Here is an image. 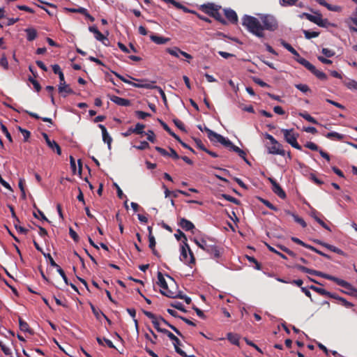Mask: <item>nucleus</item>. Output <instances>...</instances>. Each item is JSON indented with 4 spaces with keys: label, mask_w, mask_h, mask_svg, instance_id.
<instances>
[{
    "label": "nucleus",
    "mask_w": 357,
    "mask_h": 357,
    "mask_svg": "<svg viewBox=\"0 0 357 357\" xmlns=\"http://www.w3.org/2000/svg\"><path fill=\"white\" fill-rule=\"evenodd\" d=\"M259 19L253 16L244 15L242 18V25L247 30L258 38L264 37V30L274 31L278 28L276 18L271 15L259 14Z\"/></svg>",
    "instance_id": "nucleus-1"
},
{
    "label": "nucleus",
    "mask_w": 357,
    "mask_h": 357,
    "mask_svg": "<svg viewBox=\"0 0 357 357\" xmlns=\"http://www.w3.org/2000/svg\"><path fill=\"white\" fill-rule=\"evenodd\" d=\"M194 241L199 248L208 253L212 258L216 259L220 257V249L213 238L206 236L200 240L195 239Z\"/></svg>",
    "instance_id": "nucleus-2"
},
{
    "label": "nucleus",
    "mask_w": 357,
    "mask_h": 357,
    "mask_svg": "<svg viewBox=\"0 0 357 357\" xmlns=\"http://www.w3.org/2000/svg\"><path fill=\"white\" fill-rule=\"evenodd\" d=\"M264 137L270 141V144L266 143L265 146L267 149L268 153L272 155H285V151L282 145L278 142L271 135L265 133Z\"/></svg>",
    "instance_id": "nucleus-3"
},
{
    "label": "nucleus",
    "mask_w": 357,
    "mask_h": 357,
    "mask_svg": "<svg viewBox=\"0 0 357 357\" xmlns=\"http://www.w3.org/2000/svg\"><path fill=\"white\" fill-rule=\"evenodd\" d=\"M220 6H216L213 3H208L204 4L201 6V10L210 17H213L215 20L220 22L222 24H227V21L222 17L220 13L219 10Z\"/></svg>",
    "instance_id": "nucleus-4"
},
{
    "label": "nucleus",
    "mask_w": 357,
    "mask_h": 357,
    "mask_svg": "<svg viewBox=\"0 0 357 357\" xmlns=\"http://www.w3.org/2000/svg\"><path fill=\"white\" fill-rule=\"evenodd\" d=\"M281 132L284 135V140L288 144H289L292 147L298 150H302L301 146L297 142V138L298 137L299 135L294 132V128L282 129Z\"/></svg>",
    "instance_id": "nucleus-5"
},
{
    "label": "nucleus",
    "mask_w": 357,
    "mask_h": 357,
    "mask_svg": "<svg viewBox=\"0 0 357 357\" xmlns=\"http://www.w3.org/2000/svg\"><path fill=\"white\" fill-rule=\"evenodd\" d=\"M163 334L166 335L172 341H173V344L175 349V351L177 354L181 355L183 357H193L192 355H188L184 351H183L179 346L181 345L180 340L174 335L169 331H163Z\"/></svg>",
    "instance_id": "nucleus-6"
},
{
    "label": "nucleus",
    "mask_w": 357,
    "mask_h": 357,
    "mask_svg": "<svg viewBox=\"0 0 357 357\" xmlns=\"http://www.w3.org/2000/svg\"><path fill=\"white\" fill-rule=\"evenodd\" d=\"M302 66L310 70L318 79L321 80H326L327 79L326 75L319 70H317L314 65L310 63L307 60H301Z\"/></svg>",
    "instance_id": "nucleus-7"
},
{
    "label": "nucleus",
    "mask_w": 357,
    "mask_h": 357,
    "mask_svg": "<svg viewBox=\"0 0 357 357\" xmlns=\"http://www.w3.org/2000/svg\"><path fill=\"white\" fill-rule=\"evenodd\" d=\"M301 17H305L309 21L317 24L319 26L324 27L326 26V23L327 20H323L321 14H318L317 15H312L311 14L303 13L300 15Z\"/></svg>",
    "instance_id": "nucleus-8"
},
{
    "label": "nucleus",
    "mask_w": 357,
    "mask_h": 357,
    "mask_svg": "<svg viewBox=\"0 0 357 357\" xmlns=\"http://www.w3.org/2000/svg\"><path fill=\"white\" fill-rule=\"evenodd\" d=\"M144 314H145L148 318L151 319L152 324H153L154 328L157 330L158 332L163 333V331H167V330L165 328H162L160 327V320L158 319V317L151 312H149L146 310H143Z\"/></svg>",
    "instance_id": "nucleus-9"
},
{
    "label": "nucleus",
    "mask_w": 357,
    "mask_h": 357,
    "mask_svg": "<svg viewBox=\"0 0 357 357\" xmlns=\"http://www.w3.org/2000/svg\"><path fill=\"white\" fill-rule=\"evenodd\" d=\"M268 180L272 185L271 189L273 192L275 194H276L280 198L285 199L287 197L286 193L283 190L282 187L280 185V184L276 181V180L273 178H269Z\"/></svg>",
    "instance_id": "nucleus-10"
},
{
    "label": "nucleus",
    "mask_w": 357,
    "mask_h": 357,
    "mask_svg": "<svg viewBox=\"0 0 357 357\" xmlns=\"http://www.w3.org/2000/svg\"><path fill=\"white\" fill-rule=\"evenodd\" d=\"M280 44L282 45V47H284L286 50H287L293 55H294V59L301 65H302L301 60H306L305 59L301 57L298 52L285 40H280Z\"/></svg>",
    "instance_id": "nucleus-11"
},
{
    "label": "nucleus",
    "mask_w": 357,
    "mask_h": 357,
    "mask_svg": "<svg viewBox=\"0 0 357 357\" xmlns=\"http://www.w3.org/2000/svg\"><path fill=\"white\" fill-rule=\"evenodd\" d=\"M298 270L303 272V273H309V274H311V275H316V276H320L323 278H325L326 279V277L328 275V274L326 273H324L322 272H320V271H316V270H313V269H310V268H308L305 266H303L302 265H296L295 266Z\"/></svg>",
    "instance_id": "nucleus-12"
},
{
    "label": "nucleus",
    "mask_w": 357,
    "mask_h": 357,
    "mask_svg": "<svg viewBox=\"0 0 357 357\" xmlns=\"http://www.w3.org/2000/svg\"><path fill=\"white\" fill-rule=\"evenodd\" d=\"M314 242L317 244H319V245H322L323 247L327 248L328 250H329L331 252H333L335 253H337L338 255H342V256H344L345 255V253L344 252V251H342L341 249L333 245H331V244H328L327 243H325V242H323L320 240H318V239H315L314 240Z\"/></svg>",
    "instance_id": "nucleus-13"
},
{
    "label": "nucleus",
    "mask_w": 357,
    "mask_h": 357,
    "mask_svg": "<svg viewBox=\"0 0 357 357\" xmlns=\"http://www.w3.org/2000/svg\"><path fill=\"white\" fill-rule=\"evenodd\" d=\"M314 242L317 244H319V245H322L323 247L327 248L328 250H329L331 252H333L335 253H337L338 255H342V256H344L345 255V253L344 252V251H342L341 249L333 245H331V244H328L327 243H325V242H323L320 240H318V239H315L314 240Z\"/></svg>",
    "instance_id": "nucleus-14"
},
{
    "label": "nucleus",
    "mask_w": 357,
    "mask_h": 357,
    "mask_svg": "<svg viewBox=\"0 0 357 357\" xmlns=\"http://www.w3.org/2000/svg\"><path fill=\"white\" fill-rule=\"evenodd\" d=\"M111 101L119 106L128 107L131 105V102L128 99L123 98L114 95L109 96Z\"/></svg>",
    "instance_id": "nucleus-15"
},
{
    "label": "nucleus",
    "mask_w": 357,
    "mask_h": 357,
    "mask_svg": "<svg viewBox=\"0 0 357 357\" xmlns=\"http://www.w3.org/2000/svg\"><path fill=\"white\" fill-rule=\"evenodd\" d=\"M178 224L183 229L187 231L195 229L194 224L184 218H180Z\"/></svg>",
    "instance_id": "nucleus-16"
},
{
    "label": "nucleus",
    "mask_w": 357,
    "mask_h": 357,
    "mask_svg": "<svg viewBox=\"0 0 357 357\" xmlns=\"http://www.w3.org/2000/svg\"><path fill=\"white\" fill-rule=\"evenodd\" d=\"M225 15L227 19L232 24H236L238 22V16L236 13L232 9H225Z\"/></svg>",
    "instance_id": "nucleus-17"
},
{
    "label": "nucleus",
    "mask_w": 357,
    "mask_h": 357,
    "mask_svg": "<svg viewBox=\"0 0 357 357\" xmlns=\"http://www.w3.org/2000/svg\"><path fill=\"white\" fill-rule=\"evenodd\" d=\"M113 73L118 77L119 78L122 82L126 83V84H128L134 87H136V88H142V89H144V88H148V87H151L149 85H146V84H136L135 82H131L127 79H126L124 77H123L122 75H121L120 74L117 73H115V72H113Z\"/></svg>",
    "instance_id": "nucleus-18"
},
{
    "label": "nucleus",
    "mask_w": 357,
    "mask_h": 357,
    "mask_svg": "<svg viewBox=\"0 0 357 357\" xmlns=\"http://www.w3.org/2000/svg\"><path fill=\"white\" fill-rule=\"evenodd\" d=\"M345 23L351 31L357 33V17L351 15L345 20Z\"/></svg>",
    "instance_id": "nucleus-19"
},
{
    "label": "nucleus",
    "mask_w": 357,
    "mask_h": 357,
    "mask_svg": "<svg viewBox=\"0 0 357 357\" xmlns=\"http://www.w3.org/2000/svg\"><path fill=\"white\" fill-rule=\"evenodd\" d=\"M161 294L167 297L172 298H181L183 299L185 295H183L181 291H173L172 290L161 291Z\"/></svg>",
    "instance_id": "nucleus-20"
},
{
    "label": "nucleus",
    "mask_w": 357,
    "mask_h": 357,
    "mask_svg": "<svg viewBox=\"0 0 357 357\" xmlns=\"http://www.w3.org/2000/svg\"><path fill=\"white\" fill-rule=\"evenodd\" d=\"M326 279L328 280H331V281H333L334 282H335L337 284L344 287L346 289V287H350V283H349L348 282L344 280H342V279H340L338 278H336L335 276H333V275H327L326 277Z\"/></svg>",
    "instance_id": "nucleus-21"
},
{
    "label": "nucleus",
    "mask_w": 357,
    "mask_h": 357,
    "mask_svg": "<svg viewBox=\"0 0 357 357\" xmlns=\"http://www.w3.org/2000/svg\"><path fill=\"white\" fill-rule=\"evenodd\" d=\"M18 321L19 327L21 331L28 333L30 335L33 334V331L29 327L27 322L24 321L21 317H19Z\"/></svg>",
    "instance_id": "nucleus-22"
},
{
    "label": "nucleus",
    "mask_w": 357,
    "mask_h": 357,
    "mask_svg": "<svg viewBox=\"0 0 357 357\" xmlns=\"http://www.w3.org/2000/svg\"><path fill=\"white\" fill-rule=\"evenodd\" d=\"M89 31L94 33L95 38L97 40L103 41L106 39V37L98 29L96 26H89Z\"/></svg>",
    "instance_id": "nucleus-23"
},
{
    "label": "nucleus",
    "mask_w": 357,
    "mask_h": 357,
    "mask_svg": "<svg viewBox=\"0 0 357 357\" xmlns=\"http://www.w3.org/2000/svg\"><path fill=\"white\" fill-rule=\"evenodd\" d=\"M155 81H151L150 83L146 84V85H149L151 86V87H148L146 89H157L159 93L160 94L162 100L164 101L165 103H166L167 98H166L164 91L160 86L155 85Z\"/></svg>",
    "instance_id": "nucleus-24"
},
{
    "label": "nucleus",
    "mask_w": 357,
    "mask_h": 357,
    "mask_svg": "<svg viewBox=\"0 0 357 357\" xmlns=\"http://www.w3.org/2000/svg\"><path fill=\"white\" fill-rule=\"evenodd\" d=\"M158 284L162 288L161 291H168L167 283L161 272H158Z\"/></svg>",
    "instance_id": "nucleus-25"
},
{
    "label": "nucleus",
    "mask_w": 357,
    "mask_h": 357,
    "mask_svg": "<svg viewBox=\"0 0 357 357\" xmlns=\"http://www.w3.org/2000/svg\"><path fill=\"white\" fill-rule=\"evenodd\" d=\"M150 38L153 43H155L158 45L165 44L170 40L169 38H165V37L160 36L158 35H154V34L151 35Z\"/></svg>",
    "instance_id": "nucleus-26"
},
{
    "label": "nucleus",
    "mask_w": 357,
    "mask_h": 357,
    "mask_svg": "<svg viewBox=\"0 0 357 357\" xmlns=\"http://www.w3.org/2000/svg\"><path fill=\"white\" fill-rule=\"evenodd\" d=\"M318 213L316 210H314L311 212V216L324 229H327L328 231H331V228L318 216Z\"/></svg>",
    "instance_id": "nucleus-27"
},
{
    "label": "nucleus",
    "mask_w": 357,
    "mask_h": 357,
    "mask_svg": "<svg viewBox=\"0 0 357 357\" xmlns=\"http://www.w3.org/2000/svg\"><path fill=\"white\" fill-rule=\"evenodd\" d=\"M320 5L326 7L328 10L338 12L340 10V7L338 6L331 5L328 3L325 0H315Z\"/></svg>",
    "instance_id": "nucleus-28"
},
{
    "label": "nucleus",
    "mask_w": 357,
    "mask_h": 357,
    "mask_svg": "<svg viewBox=\"0 0 357 357\" xmlns=\"http://www.w3.org/2000/svg\"><path fill=\"white\" fill-rule=\"evenodd\" d=\"M148 331L152 335V337L149 333L144 334V337L146 340L149 341L151 344H155L157 343L158 335L153 332V331L148 327Z\"/></svg>",
    "instance_id": "nucleus-29"
},
{
    "label": "nucleus",
    "mask_w": 357,
    "mask_h": 357,
    "mask_svg": "<svg viewBox=\"0 0 357 357\" xmlns=\"http://www.w3.org/2000/svg\"><path fill=\"white\" fill-rule=\"evenodd\" d=\"M26 33V39L29 41H33L38 36L37 31L33 28H28L25 29Z\"/></svg>",
    "instance_id": "nucleus-30"
},
{
    "label": "nucleus",
    "mask_w": 357,
    "mask_h": 357,
    "mask_svg": "<svg viewBox=\"0 0 357 357\" xmlns=\"http://www.w3.org/2000/svg\"><path fill=\"white\" fill-rule=\"evenodd\" d=\"M326 137L332 140H337L341 141L344 139V135L342 134H340L336 132H328L326 135Z\"/></svg>",
    "instance_id": "nucleus-31"
},
{
    "label": "nucleus",
    "mask_w": 357,
    "mask_h": 357,
    "mask_svg": "<svg viewBox=\"0 0 357 357\" xmlns=\"http://www.w3.org/2000/svg\"><path fill=\"white\" fill-rule=\"evenodd\" d=\"M180 260L188 265L194 264L195 263L190 262V258L188 257L187 250L185 248H181Z\"/></svg>",
    "instance_id": "nucleus-32"
},
{
    "label": "nucleus",
    "mask_w": 357,
    "mask_h": 357,
    "mask_svg": "<svg viewBox=\"0 0 357 357\" xmlns=\"http://www.w3.org/2000/svg\"><path fill=\"white\" fill-rule=\"evenodd\" d=\"M231 151L238 153L241 158H243L247 163H249L248 160L246 159V153L243 150L234 145L232 146Z\"/></svg>",
    "instance_id": "nucleus-33"
},
{
    "label": "nucleus",
    "mask_w": 357,
    "mask_h": 357,
    "mask_svg": "<svg viewBox=\"0 0 357 357\" xmlns=\"http://www.w3.org/2000/svg\"><path fill=\"white\" fill-rule=\"evenodd\" d=\"M181 248H185V249L187 251H188V252L190 254V262L195 263V259L193 252L190 250V248L188 243H187V241H185V240L183 241V244L181 245Z\"/></svg>",
    "instance_id": "nucleus-34"
},
{
    "label": "nucleus",
    "mask_w": 357,
    "mask_h": 357,
    "mask_svg": "<svg viewBox=\"0 0 357 357\" xmlns=\"http://www.w3.org/2000/svg\"><path fill=\"white\" fill-rule=\"evenodd\" d=\"M47 146L53 151H56L58 155H60L61 154V149L56 141L52 140L50 144H47Z\"/></svg>",
    "instance_id": "nucleus-35"
},
{
    "label": "nucleus",
    "mask_w": 357,
    "mask_h": 357,
    "mask_svg": "<svg viewBox=\"0 0 357 357\" xmlns=\"http://www.w3.org/2000/svg\"><path fill=\"white\" fill-rule=\"evenodd\" d=\"M58 89L59 93L66 92L68 94H73L74 93L73 89L66 83L64 84H59Z\"/></svg>",
    "instance_id": "nucleus-36"
},
{
    "label": "nucleus",
    "mask_w": 357,
    "mask_h": 357,
    "mask_svg": "<svg viewBox=\"0 0 357 357\" xmlns=\"http://www.w3.org/2000/svg\"><path fill=\"white\" fill-rule=\"evenodd\" d=\"M299 115L308 122H310L313 124H319L318 121L307 112L300 113Z\"/></svg>",
    "instance_id": "nucleus-37"
},
{
    "label": "nucleus",
    "mask_w": 357,
    "mask_h": 357,
    "mask_svg": "<svg viewBox=\"0 0 357 357\" xmlns=\"http://www.w3.org/2000/svg\"><path fill=\"white\" fill-rule=\"evenodd\" d=\"M347 291L341 290L342 293L354 296L357 298V289L354 287L351 284L349 287H346Z\"/></svg>",
    "instance_id": "nucleus-38"
},
{
    "label": "nucleus",
    "mask_w": 357,
    "mask_h": 357,
    "mask_svg": "<svg viewBox=\"0 0 357 357\" xmlns=\"http://www.w3.org/2000/svg\"><path fill=\"white\" fill-rule=\"evenodd\" d=\"M309 289L314 291L315 292L318 293L319 294H320L321 296H326V295L328 294V291H326V289L314 286V285H310L309 287Z\"/></svg>",
    "instance_id": "nucleus-39"
},
{
    "label": "nucleus",
    "mask_w": 357,
    "mask_h": 357,
    "mask_svg": "<svg viewBox=\"0 0 357 357\" xmlns=\"http://www.w3.org/2000/svg\"><path fill=\"white\" fill-rule=\"evenodd\" d=\"M102 140L105 143H107V146H108V149H111V146H112V138L111 137V136L109 135V133L107 132H103L102 134Z\"/></svg>",
    "instance_id": "nucleus-40"
},
{
    "label": "nucleus",
    "mask_w": 357,
    "mask_h": 357,
    "mask_svg": "<svg viewBox=\"0 0 357 357\" xmlns=\"http://www.w3.org/2000/svg\"><path fill=\"white\" fill-rule=\"evenodd\" d=\"M259 201L264 204L266 206L269 208L270 209L274 211H278L279 209L278 207L275 206L273 204H271L268 200L265 199L264 198H259Z\"/></svg>",
    "instance_id": "nucleus-41"
},
{
    "label": "nucleus",
    "mask_w": 357,
    "mask_h": 357,
    "mask_svg": "<svg viewBox=\"0 0 357 357\" xmlns=\"http://www.w3.org/2000/svg\"><path fill=\"white\" fill-rule=\"evenodd\" d=\"M144 128H145V125L140 123H137L135 125V127L133 128L134 133L137 134V135L144 134Z\"/></svg>",
    "instance_id": "nucleus-42"
},
{
    "label": "nucleus",
    "mask_w": 357,
    "mask_h": 357,
    "mask_svg": "<svg viewBox=\"0 0 357 357\" xmlns=\"http://www.w3.org/2000/svg\"><path fill=\"white\" fill-rule=\"evenodd\" d=\"M167 52L171 55L178 58L179 57V54H181V50L178 47H174L173 48H167Z\"/></svg>",
    "instance_id": "nucleus-43"
},
{
    "label": "nucleus",
    "mask_w": 357,
    "mask_h": 357,
    "mask_svg": "<svg viewBox=\"0 0 357 357\" xmlns=\"http://www.w3.org/2000/svg\"><path fill=\"white\" fill-rule=\"evenodd\" d=\"M303 32L304 33L305 38H307V39H311L312 38H316L319 35V32H317V31H310L308 30H303Z\"/></svg>",
    "instance_id": "nucleus-44"
},
{
    "label": "nucleus",
    "mask_w": 357,
    "mask_h": 357,
    "mask_svg": "<svg viewBox=\"0 0 357 357\" xmlns=\"http://www.w3.org/2000/svg\"><path fill=\"white\" fill-rule=\"evenodd\" d=\"M295 87L297 89H298L301 91H302L303 93H307V92H310L311 91V89H310V87L307 84H295Z\"/></svg>",
    "instance_id": "nucleus-45"
},
{
    "label": "nucleus",
    "mask_w": 357,
    "mask_h": 357,
    "mask_svg": "<svg viewBox=\"0 0 357 357\" xmlns=\"http://www.w3.org/2000/svg\"><path fill=\"white\" fill-rule=\"evenodd\" d=\"M224 199H225L226 200L231 202V203H234L236 205H239L240 204V201L238 199H237L236 198L234 197H231V195H227V194H222L221 195Z\"/></svg>",
    "instance_id": "nucleus-46"
},
{
    "label": "nucleus",
    "mask_w": 357,
    "mask_h": 357,
    "mask_svg": "<svg viewBox=\"0 0 357 357\" xmlns=\"http://www.w3.org/2000/svg\"><path fill=\"white\" fill-rule=\"evenodd\" d=\"M280 250H281L282 251L284 252L285 253H287V255H289V256L291 257H296V253L294 252L293 251H291V250H289V248H287V247H285L284 245H276Z\"/></svg>",
    "instance_id": "nucleus-47"
},
{
    "label": "nucleus",
    "mask_w": 357,
    "mask_h": 357,
    "mask_svg": "<svg viewBox=\"0 0 357 357\" xmlns=\"http://www.w3.org/2000/svg\"><path fill=\"white\" fill-rule=\"evenodd\" d=\"M173 122L179 130H181L183 132H186L185 126L181 120H179L178 119H174Z\"/></svg>",
    "instance_id": "nucleus-48"
},
{
    "label": "nucleus",
    "mask_w": 357,
    "mask_h": 357,
    "mask_svg": "<svg viewBox=\"0 0 357 357\" xmlns=\"http://www.w3.org/2000/svg\"><path fill=\"white\" fill-rule=\"evenodd\" d=\"M169 305L171 307H172L174 308H176V309L179 310L184 312H186V310L184 308L183 305L180 302H178V301L172 302Z\"/></svg>",
    "instance_id": "nucleus-49"
},
{
    "label": "nucleus",
    "mask_w": 357,
    "mask_h": 357,
    "mask_svg": "<svg viewBox=\"0 0 357 357\" xmlns=\"http://www.w3.org/2000/svg\"><path fill=\"white\" fill-rule=\"evenodd\" d=\"M223 137H224L222 136L221 135L218 134V133H216L215 132L213 131V132H211V137H209L208 139L211 141H216V142L220 143Z\"/></svg>",
    "instance_id": "nucleus-50"
},
{
    "label": "nucleus",
    "mask_w": 357,
    "mask_h": 357,
    "mask_svg": "<svg viewBox=\"0 0 357 357\" xmlns=\"http://www.w3.org/2000/svg\"><path fill=\"white\" fill-rule=\"evenodd\" d=\"M1 129L2 132H3V134L6 135V138L8 139V141L10 142H13L12 137H11L10 132H8L6 126L4 124H3L2 123H1Z\"/></svg>",
    "instance_id": "nucleus-51"
},
{
    "label": "nucleus",
    "mask_w": 357,
    "mask_h": 357,
    "mask_svg": "<svg viewBox=\"0 0 357 357\" xmlns=\"http://www.w3.org/2000/svg\"><path fill=\"white\" fill-rule=\"evenodd\" d=\"M28 79L33 85L36 91L37 92H39L41 89V86L39 84V82L36 79H35L34 78H33L31 77H29Z\"/></svg>",
    "instance_id": "nucleus-52"
},
{
    "label": "nucleus",
    "mask_w": 357,
    "mask_h": 357,
    "mask_svg": "<svg viewBox=\"0 0 357 357\" xmlns=\"http://www.w3.org/2000/svg\"><path fill=\"white\" fill-rule=\"evenodd\" d=\"M126 311L134 319L135 327H136L137 330H138V321L137 319H135V317L136 316V310L134 308H127Z\"/></svg>",
    "instance_id": "nucleus-53"
},
{
    "label": "nucleus",
    "mask_w": 357,
    "mask_h": 357,
    "mask_svg": "<svg viewBox=\"0 0 357 357\" xmlns=\"http://www.w3.org/2000/svg\"><path fill=\"white\" fill-rule=\"evenodd\" d=\"M345 85L349 89L357 91V82L354 79H350L347 82H345Z\"/></svg>",
    "instance_id": "nucleus-54"
},
{
    "label": "nucleus",
    "mask_w": 357,
    "mask_h": 357,
    "mask_svg": "<svg viewBox=\"0 0 357 357\" xmlns=\"http://www.w3.org/2000/svg\"><path fill=\"white\" fill-rule=\"evenodd\" d=\"M305 146L310 150L319 151L320 149L319 147L314 142H307Z\"/></svg>",
    "instance_id": "nucleus-55"
},
{
    "label": "nucleus",
    "mask_w": 357,
    "mask_h": 357,
    "mask_svg": "<svg viewBox=\"0 0 357 357\" xmlns=\"http://www.w3.org/2000/svg\"><path fill=\"white\" fill-rule=\"evenodd\" d=\"M293 218H294L295 222L298 223L299 225H301V226L302 227L305 228L307 227V224H306L305 221L302 218L298 216L296 214L293 215Z\"/></svg>",
    "instance_id": "nucleus-56"
},
{
    "label": "nucleus",
    "mask_w": 357,
    "mask_h": 357,
    "mask_svg": "<svg viewBox=\"0 0 357 357\" xmlns=\"http://www.w3.org/2000/svg\"><path fill=\"white\" fill-rule=\"evenodd\" d=\"M227 339L234 344H238V338L236 335L232 334L231 333H229L227 334Z\"/></svg>",
    "instance_id": "nucleus-57"
},
{
    "label": "nucleus",
    "mask_w": 357,
    "mask_h": 357,
    "mask_svg": "<svg viewBox=\"0 0 357 357\" xmlns=\"http://www.w3.org/2000/svg\"><path fill=\"white\" fill-rule=\"evenodd\" d=\"M56 271L57 272L59 273V275L62 277L64 282L68 285L69 282H68V279L64 272V271L60 267V266H58L56 268Z\"/></svg>",
    "instance_id": "nucleus-58"
},
{
    "label": "nucleus",
    "mask_w": 357,
    "mask_h": 357,
    "mask_svg": "<svg viewBox=\"0 0 357 357\" xmlns=\"http://www.w3.org/2000/svg\"><path fill=\"white\" fill-rule=\"evenodd\" d=\"M220 143L223 146L229 148L230 150H231L232 146H234V144L229 139L225 137H223Z\"/></svg>",
    "instance_id": "nucleus-59"
},
{
    "label": "nucleus",
    "mask_w": 357,
    "mask_h": 357,
    "mask_svg": "<svg viewBox=\"0 0 357 357\" xmlns=\"http://www.w3.org/2000/svg\"><path fill=\"white\" fill-rule=\"evenodd\" d=\"M0 65L5 69H8V62L6 55L3 54L0 59Z\"/></svg>",
    "instance_id": "nucleus-60"
},
{
    "label": "nucleus",
    "mask_w": 357,
    "mask_h": 357,
    "mask_svg": "<svg viewBox=\"0 0 357 357\" xmlns=\"http://www.w3.org/2000/svg\"><path fill=\"white\" fill-rule=\"evenodd\" d=\"M175 238L177 241L181 240V238H183V240H185L187 241V237L185 234L180 229H178L176 231V233L174 234Z\"/></svg>",
    "instance_id": "nucleus-61"
},
{
    "label": "nucleus",
    "mask_w": 357,
    "mask_h": 357,
    "mask_svg": "<svg viewBox=\"0 0 357 357\" xmlns=\"http://www.w3.org/2000/svg\"><path fill=\"white\" fill-rule=\"evenodd\" d=\"M18 223L19 222H17L15 220L14 222V226H15V228L16 229V230L21 233V234H27L28 232V229H25L24 227H21V225H18Z\"/></svg>",
    "instance_id": "nucleus-62"
},
{
    "label": "nucleus",
    "mask_w": 357,
    "mask_h": 357,
    "mask_svg": "<svg viewBox=\"0 0 357 357\" xmlns=\"http://www.w3.org/2000/svg\"><path fill=\"white\" fill-rule=\"evenodd\" d=\"M19 130L22 134L24 140L26 142L31 136V132L26 129L22 128L21 127H19Z\"/></svg>",
    "instance_id": "nucleus-63"
},
{
    "label": "nucleus",
    "mask_w": 357,
    "mask_h": 357,
    "mask_svg": "<svg viewBox=\"0 0 357 357\" xmlns=\"http://www.w3.org/2000/svg\"><path fill=\"white\" fill-rule=\"evenodd\" d=\"M321 52L327 57L330 58L335 55V52L328 48H323Z\"/></svg>",
    "instance_id": "nucleus-64"
}]
</instances>
